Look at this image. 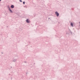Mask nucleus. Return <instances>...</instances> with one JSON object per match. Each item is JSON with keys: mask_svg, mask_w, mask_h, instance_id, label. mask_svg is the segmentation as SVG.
<instances>
[{"mask_svg": "<svg viewBox=\"0 0 80 80\" xmlns=\"http://www.w3.org/2000/svg\"><path fill=\"white\" fill-rule=\"evenodd\" d=\"M55 13L56 15H57V17H58V16H59V14L58 13V12H55Z\"/></svg>", "mask_w": 80, "mask_h": 80, "instance_id": "obj_1", "label": "nucleus"}, {"mask_svg": "<svg viewBox=\"0 0 80 80\" xmlns=\"http://www.w3.org/2000/svg\"><path fill=\"white\" fill-rule=\"evenodd\" d=\"M8 8H9V11L10 12H11V13H12V11L11 9H10V7H9V6H8Z\"/></svg>", "mask_w": 80, "mask_h": 80, "instance_id": "obj_2", "label": "nucleus"}, {"mask_svg": "<svg viewBox=\"0 0 80 80\" xmlns=\"http://www.w3.org/2000/svg\"><path fill=\"white\" fill-rule=\"evenodd\" d=\"M26 22L27 23H29V20L28 19H27V20H26Z\"/></svg>", "mask_w": 80, "mask_h": 80, "instance_id": "obj_3", "label": "nucleus"}, {"mask_svg": "<svg viewBox=\"0 0 80 80\" xmlns=\"http://www.w3.org/2000/svg\"><path fill=\"white\" fill-rule=\"evenodd\" d=\"M11 7L12 8H14V6H13V5H12L11 6Z\"/></svg>", "mask_w": 80, "mask_h": 80, "instance_id": "obj_4", "label": "nucleus"}, {"mask_svg": "<svg viewBox=\"0 0 80 80\" xmlns=\"http://www.w3.org/2000/svg\"><path fill=\"white\" fill-rule=\"evenodd\" d=\"M71 25L72 27H73V23H71Z\"/></svg>", "mask_w": 80, "mask_h": 80, "instance_id": "obj_5", "label": "nucleus"}, {"mask_svg": "<svg viewBox=\"0 0 80 80\" xmlns=\"http://www.w3.org/2000/svg\"><path fill=\"white\" fill-rule=\"evenodd\" d=\"M19 1L20 2H22V0H19Z\"/></svg>", "mask_w": 80, "mask_h": 80, "instance_id": "obj_6", "label": "nucleus"}, {"mask_svg": "<svg viewBox=\"0 0 80 80\" xmlns=\"http://www.w3.org/2000/svg\"><path fill=\"white\" fill-rule=\"evenodd\" d=\"M23 4H25V2H23Z\"/></svg>", "mask_w": 80, "mask_h": 80, "instance_id": "obj_7", "label": "nucleus"}, {"mask_svg": "<svg viewBox=\"0 0 80 80\" xmlns=\"http://www.w3.org/2000/svg\"><path fill=\"white\" fill-rule=\"evenodd\" d=\"M0 1H1V0H0Z\"/></svg>", "mask_w": 80, "mask_h": 80, "instance_id": "obj_8", "label": "nucleus"}]
</instances>
